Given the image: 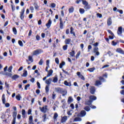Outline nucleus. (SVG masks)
I'll return each instance as SVG.
<instances>
[{
    "instance_id": "18",
    "label": "nucleus",
    "mask_w": 124,
    "mask_h": 124,
    "mask_svg": "<svg viewBox=\"0 0 124 124\" xmlns=\"http://www.w3.org/2000/svg\"><path fill=\"white\" fill-rule=\"evenodd\" d=\"M52 75H53V70L50 69L48 72L47 77H50V76H52Z\"/></svg>"
},
{
    "instance_id": "44",
    "label": "nucleus",
    "mask_w": 124,
    "mask_h": 124,
    "mask_svg": "<svg viewBox=\"0 0 124 124\" xmlns=\"http://www.w3.org/2000/svg\"><path fill=\"white\" fill-rule=\"evenodd\" d=\"M34 8H35V9H36V10H37V9H38L39 8V6H38V5H37V4H36L35 3L34 4Z\"/></svg>"
},
{
    "instance_id": "15",
    "label": "nucleus",
    "mask_w": 124,
    "mask_h": 124,
    "mask_svg": "<svg viewBox=\"0 0 124 124\" xmlns=\"http://www.w3.org/2000/svg\"><path fill=\"white\" fill-rule=\"evenodd\" d=\"M107 24L108 26H111V25H112V18H111V17H109L108 19Z\"/></svg>"
},
{
    "instance_id": "41",
    "label": "nucleus",
    "mask_w": 124,
    "mask_h": 124,
    "mask_svg": "<svg viewBox=\"0 0 124 124\" xmlns=\"http://www.w3.org/2000/svg\"><path fill=\"white\" fill-rule=\"evenodd\" d=\"M75 55V51L74 50H72L71 52H70V55L71 57H74Z\"/></svg>"
},
{
    "instance_id": "27",
    "label": "nucleus",
    "mask_w": 124,
    "mask_h": 124,
    "mask_svg": "<svg viewBox=\"0 0 124 124\" xmlns=\"http://www.w3.org/2000/svg\"><path fill=\"white\" fill-rule=\"evenodd\" d=\"M5 95L4 94H3L2 96V101L3 104H5Z\"/></svg>"
},
{
    "instance_id": "29",
    "label": "nucleus",
    "mask_w": 124,
    "mask_h": 124,
    "mask_svg": "<svg viewBox=\"0 0 124 124\" xmlns=\"http://www.w3.org/2000/svg\"><path fill=\"white\" fill-rule=\"evenodd\" d=\"M84 109L87 111V112H89L91 110V108L89 106H86L84 108Z\"/></svg>"
},
{
    "instance_id": "50",
    "label": "nucleus",
    "mask_w": 124,
    "mask_h": 124,
    "mask_svg": "<svg viewBox=\"0 0 124 124\" xmlns=\"http://www.w3.org/2000/svg\"><path fill=\"white\" fill-rule=\"evenodd\" d=\"M29 60L30 61V62H33V60L32 59V57H31V56H29Z\"/></svg>"
},
{
    "instance_id": "3",
    "label": "nucleus",
    "mask_w": 124,
    "mask_h": 124,
    "mask_svg": "<svg viewBox=\"0 0 124 124\" xmlns=\"http://www.w3.org/2000/svg\"><path fill=\"white\" fill-rule=\"evenodd\" d=\"M123 33V27H119L117 30V34L120 36H122V34Z\"/></svg>"
},
{
    "instance_id": "10",
    "label": "nucleus",
    "mask_w": 124,
    "mask_h": 124,
    "mask_svg": "<svg viewBox=\"0 0 124 124\" xmlns=\"http://www.w3.org/2000/svg\"><path fill=\"white\" fill-rule=\"evenodd\" d=\"M67 121V116H63L62 117V119L61 120V123H62L63 124V123H65Z\"/></svg>"
},
{
    "instance_id": "52",
    "label": "nucleus",
    "mask_w": 124,
    "mask_h": 124,
    "mask_svg": "<svg viewBox=\"0 0 124 124\" xmlns=\"http://www.w3.org/2000/svg\"><path fill=\"white\" fill-rule=\"evenodd\" d=\"M117 44H118L117 42H115V41H112V45L113 46H116V45H117Z\"/></svg>"
},
{
    "instance_id": "39",
    "label": "nucleus",
    "mask_w": 124,
    "mask_h": 124,
    "mask_svg": "<svg viewBox=\"0 0 124 124\" xmlns=\"http://www.w3.org/2000/svg\"><path fill=\"white\" fill-rule=\"evenodd\" d=\"M67 93V92L63 90L62 91V92L61 93V94H62V96H65V95H66Z\"/></svg>"
},
{
    "instance_id": "21",
    "label": "nucleus",
    "mask_w": 124,
    "mask_h": 124,
    "mask_svg": "<svg viewBox=\"0 0 124 124\" xmlns=\"http://www.w3.org/2000/svg\"><path fill=\"white\" fill-rule=\"evenodd\" d=\"M84 8L86 10H89V9H91V5L87 4V5H85V6H84Z\"/></svg>"
},
{
    "instance_id": "54",
    "label": "nucleus",
    "mask_w": 124,
    "mask_h": 124,
    "mask_svg": "<svg viewBox=\"0 0 124 124\" xmlns=\"http://www.w3.org/2000/svg\"><path fill=\"white\" fill-rule=\"evenodd\" d=\"M0 74H2V75H8V74H9V73H4V72L3 71H1L0 72Z\"/></svg>"
},
{
    "instance_id": "17",
    "label": "nucleus",
    "mask_w": 124,
    "mask_h": 124,
    "mask_svg": "<svg viewBox=\"0 0 124 124\" xmlns=\"http://www.w3.org/2000/svg\"><path fill=\"white\" fill-rule=\"evenodd\" d=\"M56 90L57 93H62L63 89L61 88H56Z\"/></svg>"
},
{
    "instance_id": "32",
    "label": "nucleus",
    "mask_w": 124,
    "mask_h": 124,
    "mask_svg": "<svg viewBox=\"0 0 124 124\" xmlns=\"http://www.w3.org/2000/svg\"><path fill=\"white\" fill-rule=\"evenodd\" d=\"M16 98L17 100L20 101V100H21V95L20 94H18V95L16 96Z\"/></svg>"
},
{
    "instance_id": "22",
    "label": "nucleus",
    "mask_w": 124,
    "mask_h": 124,
    "mask_svg": "<svg viewBox=\"0 0 124 124\" xmlns=\"http://www.w3.org/2000/svg\"><path fill=\"white\" fill-rule=\"evenodd\" d=\"M71 42V39H66L64 41L65 44H66V45L68 44H70Z\"/></svg>"
},
{
    "instance_id": "60",
    "label": "nucleus",
    "mask_w": 124,
    "mask_h": 124,
    "mask_svg": "<svg viewBox=\"0 0 124 124\" xmlns=\"http://www.w3.org/2000/svg\"><path fill=\"white\" fill-rule=\"evenodd\" d=\"M28 115H31V109H29L28 111Z\"/></svg>"
},
{
    "instance_id": "28",
    "label": "nucleus",
    "mask_w": 124,
    "mask_h": 124,
    "mask_svg": "<svg viewBox=\"0 0 124 124\" xmlns=\"http://www.w3.org/2000/svg\"><path fill=\"white\" fill-rule=\"evenodd\" d=\"M21 76L23 77H27V76H28V71H27V70H24V73Z\"/></svg>"
},
{
    "instance_id": "40",
    "label": "nucleus",
    "mask_w": 124,
    "mask_h": 124,
    "mask_svg": "<svg viewBox=\"0 0 124 124\" xmlns=\"http://www.w3.org/2000/svg\"><path fill=\"white\" fill-rule=\"evenodd\" d=\"M79 13H80V14H84V13H85V10L83 8H80Z\"/></svg>"
},
{
    "instance_id": "36",
    "label": "nucleus",
    "mask_w": 124,
    "mask_h": 124,
    "mask_svg": "<svg viewBox=\"0 0 124 124\" xmlns=\"http://www.w3.org/2000/svg\"><path fill=\"white\" fill-rule=\"evenodd\" d=\"M58 113L57 112H55L54 113V116H53V120L54 121H56V120H57V118H58Z\"/></svg>"
},
{
    "instance_id": "53",
    "label": "nucleus",
    "mask_w": 124,
    "mask_h": 124,
    "mask_svg": "<svg viewBox=\"0 0 124 124\" xmlns=\"http://www.w3.org/2000/svg\"><path fill=\"white\" fill-rule=\"evenodd\" d=\"M12 68H13L12 66H10L9 67L8 69V71L9 72H11L12 71Z\"/></svg>"
},
{
    "instance_id": "13",
    "label": "nucleus",
    "mask_w": 124,
    "mask_h": 124,
    "mask_svg": "<svg viewBox=\"0 0 124 124\" xmlns=\"http://www.w3.org/2000/svg\"><path fill=\"white\" fill-rule=\"evenodd\" d=\"M52 24V20L51 19H49L47 23L46 24V27H47V29H49L50 27H51V25Z\"/></svg>"
},
{
    "instance_id": "2",
    "label": "nucleus",
    "mask_w": 124,
    "mask_h": 124,
    "mask_svg": "<svg viewBox=\"0 0 124 124\" xmlns=\"http://www.w3.org/2000/svg\"><path fill=\"white\" fill-rule=\"evenodd\" d=\"M40 110L43 113H46L48 111V106L46 105L45 106L43 107L42 108L40 107Z\"/></svg>"
},
{
    "instance_id": "23",
    "label": "nucleus",
    "mask_w": 124,
    "mask_h": 124,
    "mask_svg": "<svg viewBox=\"0 0 124 124\" xmlns=\"http://www.w3.org/2000/svg\"><path fill=\"white\" fill-rule=\"evenodd\" d=\"M86 114H87V112H86V111L85 110H81L80 112V115L81 117H85Z\"/></svg>"
},
{
    "instance_id": "63",
    "label": "nucleus",
    "mask_w": 124,
    "mask_h": 124,
    "mask_svg": "<svg viewBox=\"0 0 124 124\" xmlns=\"http://www.w3.org/2000/svg\"><path fill=\"white\" fill-rule=\"evenodd\" d=\"M92 46L89 45L88 47V52H90V50L92 49Z\"/></svg>"
},
{
    "instance_id": "47",
    "label": "nucleus",
    "mask_w": 124,
    "mask_h": 124,
    "mask_svg": "<svg viewBox=\"0 0 124 124\" xmlns=\"http://www.w3.org/2000/svg\"><path fill=\"white\" fill-rule=\"evenodd\" d=\"M82 4L85 6L87 4H89V2H88L86 0H82Z\"/></svg>"
},
{
    "instance_id": "56",
    "label": "nucleus",
    "mask_w": 124,
    "mask_h": 124,
    "mask_svg": "<svg viewBox=\"0 0 124 124\" xmlns=\"http://www.w3.org/2000/svg\"><path fill=\"white\" fill-rule=\"evenodd\" d=\"M46 63L47 66H48V67H50V66L49 65V63H50V60H46Z\"/></svg>"
},
{
    "instance_id": "55",
    "label": "nucleus",
    "mask_w": 124,
    "mask_h": 124,
    "mask_svg": "<svg viewBox=\"0 0 124 124\" xmlns=\"http://www.w3.org/2000/svg\"><path fill=\"white\" fill-rule=\"evenodd\" d=\"M39 64L40 65H42V64H43V60L41 59L39 62Z\"/></svg>"
},
{
    "instance_id": "31",
    "label": "nucleus",
    "mask_w": 124,
    "mask_h": 124,
    "mask_svg": "<svg viewBox=\"0 0 124 124\" xmlns=\"http://www.w3.org/2000/svg\"><path fill=\"white\" fill-rule=\"evenodd\" d=\"M73 101V99H72V97L69 96L68 99V103H71Z\"/></svg>"
},
{
    "instance_id": "33",
    "label": "nucleus",
    "mask_w": 124,
    "mask_h": 124,
    "mask_svg": "<svg viewBox=\"0 0 124 124\" xmlns=\"http://www.w3.org/2000/svg\"><path fill=\"white\" fill-rule=\"evenodd\" d=\"M42 118L43 119V122H46V120L47 119V115L45 114L44 115L42 116Z\"/></svg>"
},
{
    "instance_id": "30",
    "label": "nucleus",
    "mask_w": 124,
    "mask_h": 124,
    "mask_svg": "<svg viewBox=\"0 0 124 124\" xmlns=\"http://www.w3.org/2000/svg\"><path fill=\"white\" fill-rule=\"evenodd\" d=\"M18 78H19V76L17 75H14L12 77V79H13L14 80H16V79H18Z\"/></svg>"
},
{
    "instance_id": "7",
    "label": "nucleus",
    "mask_w": 124,
    "mask_h": 124,
    "mask_svg": "<svg viewBox=\"0 0 124 124\" xmlns=\"http://www.w3.org/2000/svg\"><path fill=\"white\" fill-rule=\"evenodd\" d=\"M60 28L61 30L63 29V21H62V17L60 18Z\"/></svg>"
},
{
    "instance_id": "38",
    "label": "nucleus",
    "mask_w": 124,
    "mask_h": 124,
    "mask_svg": "<svg viewBox=\"0 0 124 124\" xmlns=\"http://www.w3.org/2000/svg\"><path fill=\"white\" fill-rule=\"evenodd\" d=\"M64 84L65 86H69V87H71V83H68L66 80L64 82Z\"/></svg>"
},
{
    "instance_id": "25",
    "label": "nucleus",
    "mask_w": 124,
    "mask_h": 124,
    "mask_svg": "<svg viewBox=\"0 0 124 124\" xmlns=\"http://www.w3.org/2000/svg\"><path fill=\"white\" fill-rule=\"evenodd\" d=\"M29 123L31 124H34V123H33L32 116L31 115L29 117Z\"/></svg>"
},
{
    "instance_id": "43",
    "label": "nucleus",
    "mask_w": 124,
    "mask_h": 124,
    "mask_svg": "<svg viewBox=\"0 0 124 124\" xmlns=\"http://www.w3.org/2000/svg\"><path fill=\"white\" fill-rule=\"evenodd\" d=\"M18 44L21 47H23L24 46V45L23 44V42L21 40L18 41Z\"/></svg>"
},
{
    "instance_id": "16",
    "label": "nucleus",
    "mask_w": 124,
    "mask_h": 124,
    "mask_svg": "<svg viewBox=\"0 0 124 124\" xmlns=\"http://www.w3.org/2000/svg\"><path fill=\"white\" fill-rule=\"evenodd\" d=\"M49 88H50V86L49 85L46 86L45 91H46V94H48V93H49V91H50V89Z\"/></svg>"
},
{
    "instance_id": "62",
    "label": "nucleus",
    "mask_w": 124,
    "mask_h": 124,
    "mask_svg": "<svg viewBox=\"0 0 124 124\" xmlns=\"http://www.w3.org/2000/svg\"><path fill=\"white\" fill-rule=\"evenodd\" d=\"M11 8L13 12L15 11V7L13 5H11Z\"/></svg>"
},
{
    "instance_id": "49",
    "label": "nucleus",
    "mask_w": 124,
    "mask_h": 124,
    "mask_svg": "<svg viewBox=\"0 0 124 124\" xmlns=\"http://www.w3.org/2000/svg\"><path fill=\"white\" fill-rule=\"evenodd\" d=\"M108 33H110V34H111V35H112V36H114V33H113V32H112L111 30H108Z\"/></svg>"
},
{
    "instance_id": "9",
    "label": "nucleus",
    "mask_w": 124,
    "mask_h": 124,
    "mask_svg": "<svg viewBox=\"0 0 124 124\" xmlns=\"http://www.w3.org/2000/svg\"><path fill=\"white\" fill-rule=\"evenodd\" d=\"M52 79L51 78H48V79H46L45 81V83L46 84V86H50V85H51V82H52Z\"/></svg>"
},
{
    "instance_id": "37",
    "label": "nucleus",
    "mask_w": 124,
    "mask_h": 124,
    "mask_svg": "<svg viewBox=\"0 0 124 124\" xmlns=\"http://www.w3.org/2000/svg\"><path fill=\"white\" fill-rule=\"evenodd\" d=\"M88 70V71H90V72H93V71L95 70V68L94 67L93 68H90Z\"/></svg>"
},
{
    "instance_id": "4",
    "label": "nucleus",
    "mask_w": 124,
    "mask_h": 124,
    "mask_svg": "<svg viewBox=\"0 0 124 124\" xmlns=\"http://www.w3.org/2000/svg\"><path fill=\"white\" fill-rule=\"evenodd\" d=\"M20 18L21 19V20H23L24 19V18H25V8H23L21 10V12H20Z\"/></svg>"
},
{
    "instance_id": "12",
    "label": "nucleus",
    "mask_w": 124,
    "mask_h": 124,
    "mask_svg": "<svg viewBox=\"0 0 124 124\" xmlns=\"http://www.w3.org/2000/svg\"><path fill=\"white\" fill-rule=\"evenodd\" d=\"M53 79L52 80V82L53 83H58V81L59 79L58 78V76H55L54 77L52 78Z\"/></svg>"
},
{
    "instance_id": "6",
    "label": "nucleus",
    "mask_w": 124,
    "mask_h": 124,
    "mask_svg": "<svg viewBox=\"0 0 124 124\" xmlns=\"http://www.w3.org/2000/svg\"><path fill=\"white\" fill-rule=\"evenodd\" d=\"M22 118H23V119L27 118V112H26V110L25 109L22 110Z\"/></svg>"
},
{
    "instance_id": "46",
    "label": "nucleus",
    "mask_w": 124,
    "mask_h": 124,
    "mask_svg": "<svg viewBox=\"0 0 124 124\" xmlns=\"http://www.w3.org/2000/svg\"><path fill=\"white\" fill-rule=\"evenodd\" d=\"M55 62L57 64H59L60 63V60L58 58H55Z\"/></svg>"
},
{
    "instance_id": "5",
    "label": "nucleus",
    "mask_w": 124,
    "mask_h": 124,
    "mask_svg": "<svg viewBox=\"0 0 124 124\" xmlns=\"http://www.w3.org/2000/svg\"><path fill=\"white\" fill-rule=\"evenodd\" d=\"M98 50L99 49L97 47H95L93 48V52L95 54L96 56H99V55L100 54V53L98 51Z\"/></svg>"
},
{
    "instance_id": "19",
    "label": "nucleus",
    "mask_w": 124,
    "mask_h": 124,
    "mask_svg": "<svg viewBox=\"0 0 124 124\" xmlns=\"http://www.w3.org/2000/svg\"><path fill=\"white\" fill-rule=\"evenodd\" d=\"M74 28L73 27L70 28V33L71 34H73L74 36H76L75 32H74Z\"/></svg>"
},
{
    "instance_id": "61",
    "label": "nucleus",
    "mask_w": 124,
    "mask_h": 124,
    "mask_svg": "<svg viewBox=\"0 0 124 124\" xmlns=\"http://www.w3.org/2000/svg\"><path fill=\"white\" fill-rule=\"evenodd\" d=\"M30 84H27V85H26L25 86V90H26V91H27V90H28V88H29V87H30Z\"/></svg>"
},
{
    "instance_id": "8",
    "label": "nucleus",
    "mask_w": 124,
    "mask_h": 124,
    "mask_svg": "<svg viewBox=\"0 0 124 124\" xmlns=\"http://www.w3.org/2000/svg\"><path fill=\"white\" fill-rule=\"evenodd\" d=\"M94 93H95V88L93 86H91L90 93L91 94H94Z\"/></svg>"
},
{
    "instance_id": "57",
    "label": "nucleus",
    "mask_w": 124,
    "mask_h": 124,
    "mask_svg": "<svg viewBox=\"0 0 124 124\" xmlns=\"http://www.w3.org/2000/svg\"><path fill=\"white\" fill-rule=\"evenodd\" d=\"M70 107H71V109L72 110H74L75 107H74V104H71Z\"/></svg>"
},
{
    "instance_id": "64",
    "label": "nucleus",
    "mask_w": 124,
    "mask_h": 124,
    "mask_svg": "<svg viewBox=\"0 0 124 124\" xmlns=\"http://www.w3.org/2000/svg\"><path fill=\"white\" fill-rule=\"evenodd\" d=\"M66 105V104L65 103H63L62 105V108H63V109H64V108H65Z\"/></svg>"
},
{
    "instance_id": "1",
    "label": "nucleus",
    "mask_w": 124,
    "mask_h": 124,
    "mask_svg": "<svg viewBox=\"0 0 124 124\" xmlns=\"http://www.w3.org/2000/svg\"><path fill=\"white\" fill-rule=\"evenodd\" d=\"M41 53H43V50L38 48L33 51V56H37V55H39Z\"/></svg>"
},
{
    "instance_id": "11",
    "label": "nucleus",
    "mask_w": 124,
    "mask_h": 124,
    "mask_svg": "<svg viewBox=\"0 0 124 124\" xmlns=\"http://www.w3.org/2000/svg\"><path fill=\"white\" fill-rule=\"evenodd\" d=\"M116 52L117 53H119V54H122V55L124 54V51L121 48H117L116 49Z\"/></svg>"
},
{
    "instance_id": "20",
    "label": "nucleus",
    "mask_w": 124,
    "mask_h": 124,
    "mask_svg": "<svg viewBox=\"0 0 124 124\" xmlns=\"http://www.w3.org/2000/svg\"><path fill=\"white\" fill-rule=\"evenodd\" d=\"M93 103V101L91 100H89L88 101H85V105H91Z\"/></svg>"
},
{
    "instance_id": "59",
    "label": "nucleus",
    "mask_w": 124,
    "mask_h": 124,
    "mask_svg": "<svg viewBox=\"0 0 124 124\" xmlns=\"http://www.w3.org/2000/svg\"><path fill=\"white\" fill-rule=\"evenodd\" d=\"M51 6L52 7V8H55V7H56V4L52 3L51 4Z\"/></svg>"
},
{
    "instance_id": "45",
    "label": "nucleus",
    "mask_w": 124,
    "mask_h": 124,
    "mask_svg": "<svg viewBox=\"0 0 124 124\" xmlns=\"http://www.w3.org/2000/svg\"><path fill=\"white\" fill-rule=\"evenodd\" d=\"M67 47H68L67 45L63 46L62 47L63 50H64V51H66V50H67Z\"/></svg>"
},
{
    "instance_id": "42",
    "label": "nucleus",
    "mask_w": 124,
    "mask_h": 124,
    "mask_svg": "<svg viewBox=\"0 0 124 124\" xmlns=\"http://www.w3.org/2000/svg\"><path fill=\"white\" fill-rule=\"evenodd\" d=\"M13 31L14 34H15V35L17 34V30L16 29V28L14 27L13 28Z\"/></svg>"
},
{
    "instance_id": "35",
    "label": "nucleus",
    "mask_w": 124,
    "mask_h": 124,
    "mask_svg": "<svg viewBox=\"0 0 124 124\" xmlns=\"http://www.w3.org/2000/svg\"><path fill=\"white\" fill-rule=\"evenodd\" d=\"M74 11V8L73 7H71L69 9V13H73Z\"/></svg>"
},
{
    "instance_id": "24",
    "label": "nucleus",
    "mask_w": 124,
    "mask_h": 124,
    "mask_svg": "<svg viewBox=\"0 0 124 124\" xmlns=\"http://www.w3.org/2000/svg\"><path fill=\"white\" fill-rule=\"evenodd\" d=\"M13 120H16V118H17V112L16 111L13 112Z\"/></svg>"
},
{
    "instance_id": "34",
    "label": "nucleus",
    "mask_w": 124,
    "mask_h": 124,
    "mask_svg": "<svg viewBox=\"0 0 124 124\" xmlns=\"http://www.w3.org/2000/svg\"><path fill=\"white\" fill-rule=\"evenodd\" d=\"M101 85V81L100 80H96L95 81V86H100Z\"/></svg>"
},
{
    "instance_id": "26",
    "label": "nucleus",
    "mask_w": 124,
    "mask_h": 124,
    "mask_svg": "<svg viewBox=\"0 0 124 124\" xmlns=\"http://www.w3.org/2000/svg\"><path fill=\"white\" fill-rule=\"evenodd\" d=\"M82 119L80 117H76L74 119V122H81Z\"/></svg>"
},
{
    "instance_id": "48",
    "label": "nucleus",
    "mask_w": 124,
    "mask_h": 124,
    "mask_svg": "<svg viewBox=\"0 0 124 124\" xmlns=\"http://www.w3.org/2000/svg\"><path fill=\"white\" fill-rule=\"evenodd\" d=\"M30 10L31 11V13H33V10H34L33 6H30Z\"/></svg>"
},
{
    "instance_id": "14",
    "label": "nucleus",
    "mask_w": 124,
    "mask_h": 124,
    "mask_svg": "<svg viewBox=\"0 0 124 124\" xmlns=\"http://www.w3.org/2000/svg\"><path fill=\"white\" fill-rule=\"evenodd\" d=\"M96 96H94V95H90L89 97V99L90 100H91V101H93V100H96Z\"/></svg>"
},
{
    "instance_id": "51",
    "label": "nucleus",
    "mask_w": 124,
    "mask_h": 124,
    "mask_svg": "<svg viewBox=\"0 0 124 124\" xmlns=\"http://www.w3.org/2000/svg\"><path fill=\"white\" fill-rule=\"evenodd\" d=\"M79 78H80L83 81H85V78L84 76L82 75H80L79 76H78Z\"/></svg>"
},
{
    "instance_id": "58",
    "label": "nucleus",
    "mask_w": 124,
    "mask_h": 124,
    "mask_svg": "<svg viewBox=\"0 0 124 124\" xmlns=\"http://www.w3.org/2000/svg\"><path fill=\"white\" fill-rule=\"evenodd\" d=\"M37 85L38 87V89H41V87L40 86V83L39 82H37Z\"/></svg>"
}]
</instances>
